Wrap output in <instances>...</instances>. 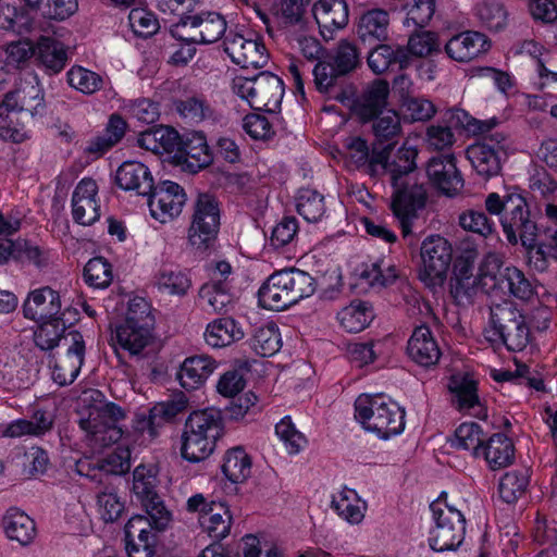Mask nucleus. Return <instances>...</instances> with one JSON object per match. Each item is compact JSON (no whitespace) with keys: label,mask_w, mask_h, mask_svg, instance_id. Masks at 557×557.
<instances>
[{"label":"nucleus","mask_w":557,"mask_h":557,"mask_svg":"<svg viewBox=\"0 0 557 557\" xmlns=\"http://www.w3.org/2000/svg\"><path fill=\"white\" fill-rule=\"evenodd\" d=\"M355 418L379 438L387 440L403 432L405 412L384 395L361 394L355 400Z\"/></svg>","instance_id":"nucleus-4"},{"label":"nucleus","mask_w":557,"mask_h":557,"mask_svg":"<svg viewBox=\"0 0 557 557\" xmlns=\"http://www.w3.org/2000/svg\"><path fill=\"white\" fill-rule=\"evenodd\" d=\"M156 285L162 293L184 296L190 288L191 281L182 270L163 268L156 275Z\"/></svg>","instance_id":"nucleus-50"},{"label":"nucleus","mask_w":557,"mask_h":557,"mask_svg":"<svg viewBox=\"0 0 557 557\" xmlns=\"http://www.w3.org/2000/svg\"><path fill=\"white\" fill-rule=\"evenodd\" d=\"M361 277L371 286L383 287L393 284L398 277V272L393 264L379 259L361 272Z\"/></svg>","instance_id":"nucleus-59"},{"label":"nucleus","mask_w":557,"mask_h":557,"mask_svg":"<svg viewBox=\"0 0 557 557\" xmlns=\"http://www.w3.org/2000/svg\"><path fill=\"white\" fill-rule=\"evenodd\" d=\"M434 525L430 531L429 544L435 552L454 550L463 542L466 519L461 511L440 496L430 505Z\"/></svg>","instance_id":"nucleus-7"},{"label":"nucleus","mask_w":557,"mask_h":557,"mask_svg":"<svg viewBox=\"0 0 557 557\" xmlns=\"http://www.w3.org/2000/svg\"><path fill=\"white\" fill-rule=\"evenodd\" d=\"M89 466L87 461H78L76 463V471L81 475H86L98 484L112 483L110 475H120L131 469L129 453L128 450L120 449L110 453L97 463V469H92V473L85 471V467Z\"/></svg>","instance_id":"nucleus-27"},{"label":"nucleus","mask_w":557,"mask_h":557,"mask_svg":"<svg viewBox=\"0 0 557 557\" xmlns=\"http://www.w3.org/2000/svg\"><path fill=\"white\" fill-rule=\"evenodd\" d=\"M312 14L324 37L326 33L331 36L335 30L344 28L349 18L344 0H319L312 7Z\"/></svg>","instance_id":"nucleus-25"},{"label":"nucleus","mask_w":557,"mask_h":557,"mask_svg":"<svg viewBox=\"0 0 557 557\" xmlns=\"http://www.w3.org/2000/svg\"><path fill=\"white\" fill-rule=\"evenodd\" d=\"M232 90L252 109L275 112L284 96V84L277 75L260 72L253 77L237 75L233 79Z\"/></svg>","instance_id":"nucleus-6"},{"label":"nucleus","mask_w":557,"mask_h":557,"mask_svg":"<svg viewBox=\"0 0 557 557\" xmlns=\"http://www.w3.org/2000/svg\"><path fill=\"white\" fill-rule=\"evenodd\" d=\"M410 64V58L405 46L380 44L368 55V65L375 74L388 71L404 70Z\"/></svg>","instance_id":"nucleus-28"},{"label":"nucleus","mask_w":557,"mask_h":557,"mask_svg":"<svg viewBox=\"0 0 557 557\" xmlns=\"http://www.w3.org/2000/svg\"><path fill=\"white\" fill-rule=\"evenodd\" d=\"M481 457L484 458L491 470H498L512 463L515 446L505 434L496 433L484 441L481 447Z\"/></svg>","instance_id":"nucleus-33"},{"label":"nucleus","mask_w":557,"mask_h":557,"mask_svg":"<svg viewBox=\"0 0 557 557\" xmlns=\"http://www.w3.org/2000/svg\"><path fill=\"white\" fill-rule=\"evenodd\" d=\"M506 140L504 133L496 132L467 149L468 159L479 175L488 178L499 173Z\"/></svg>","instance_id":"nucleus-16"},{"label":"nucleus","mask_w":557,"mask_h":557,"mask_svg":"<svg viewBox=\"0 0 557 557\" xmlns=\"http://www.w3.org/2000/svg\"><path fill=\"white\" fill-rule=\"evenodd\" d=\"M491 323L508 350L521 351L530 342L525 317L512 302L504 301L491 308Z\"/></svg>","instance_id":"nucleus-11"},{"label":"nucleus","mask_w":557,"mask_h":557,"mask_svg":"<svg viewBox=\"0 0 557 557\" xmlns=\"http://www.w3.org/2000/svg\"><path fill=\"white\" fill-rule=\"evenodd\" d=\"M251 458L243 447L237 446L226 450L221 469L230 482L235 484L246 482L251 474Z\"/></svg>","instance_id":"nucleus-41"},{"label":"nucleus","mask_w":557,"mask_h":557,"mask_svg":"<svg viewBox=\"0 0 557 557\" xmlns=\"http://www.w3.org/2000/svg\"><path fill=\"white\" fill-rule=\"evenodd\" d=\"M137 144L156 154L175 153L182 146V138L171 126H158L140 133Z\"/></svg>","instance_id":"nucleus-30"},{"label":"nucleus","mask_w":557,"mask_h":557,"mask_svg":"<svg viewBox=\"0 0 557 557\" xmlns=\"http://www.w3.org/2000/svg\"><path fill=\"white\" fill-rule=\"evenodd\" d=\"M222 435V419L213 409L193 412L184 426L182 456L190 462L207 459L214 450L216 440Z\"/></svg>","instance_id":"nucleus-5"},{"label":"nucleus","mask_w":557,"mask_h":557,"mask_svg":"<svg viewBox=\"0 0 557 557\" xmlns=\"http://www.w3.org/2000/svg\"><path fill=\"white\" fill-rule=\"evenodd\" d=\"M331 507L350 524L362 522L367 511V503L359 497L356 491L347 487L333 495Z\"/></svg>","instance_id":"nucleus-35"},{"label":"nucleus","mask_w":557,"mask_h":557,"mask_svg":"<svg viewBox=\"0 0 557 557\" xmlns=\"http://www.w3.org/2000/svg\"><path fill=\"white\" fill-rule=\"evenodd\" d=\"M24 317L35 322L52 319H62L72 314L70 309L62 311L59 292L49 286L32 290L23 304ZM75 314V312H73Z\"/></svg>","instance_id":"nucleus-19"},{"label":"nucleus","mask_w":557,"mask_h":557,"mask_svg":"<svg viewBox=\"0 0 557 557\" xmlns=\"http://www.w3.org/2000/svg\"><path fill=\"white\" fill-rule=\"evenodd\" d=\"M388 14L382 9H374L361 15L358 35L366 41L369 39L384 40L387 37Z\"/></svg>","instance_id":"nucleus-46"},{"label":"nucleus","mask_w":557,"mask_h":557,"mask_svg":"<svg viewBox=\"0 0 557 557\" xmlns=\"http://www.w3.org/2000/svg\"><path fill=\"white\" fill-rule=\"evenodd\" d=\"M407 352L411 360L425 368L435 366L442 355L437 341L426 325L413 330L407 344Z\"/></svg>","instance_id":"nucleus-24"},{"label":"nucleus","mask_w":557,"mask_h":557,"mask_svg":"<svg viewBox=\"0 0 557 557\" xmlns=\"http://www.w3.org/2000/svg\"><path fill=\"white\" fill-rule=\"evenodd\" d=\"M509 295L528 301L534 295V287L524 273L516 267H507L503 270L497 285Z\"/></svg>","instance_id":"nucleus-44"},{"label":"nucleus","mask_w":557,"mask_h":557,"mask_svg":"<svg viewBox=\"0 0 557 557\" xmlns=\"http://www.w3.org/2000/svg\"><path fill=\"white\" fill-rule=\"evenodd\" d=\"M175 107L180 115L191 123H199L212 115V109L202 96L186 97L176 101Z\"/></svg>","instance_id":"nucleus-56"},{"label":"nucleus","mask_w":557,"mask_h":557,"mask_svg":"<svg viewBox=\"0 0 557 557\" xmlns=\"http://www.w3.org/2000/svg\"><path fill=\"white\" fill-rule=\"evenodd\" d=\"M157 476L152 467L139 465L133 473V492L140 499L158 529H164L170 521V512L165 509L156 491Z\"/></svg>","instance_id":"nucleus-14"},{"label":"nucleus","mask_w":557,"mask_h":557,"mask_svg":"<svg viewBox=\"0 0 557 557\" xmlns=\"http://www.w3.org/2000/svg\"><path fill=\"white\" fill-rule=\"evenodd\" d=\"M99 486L101 490L97 494V506L100 517L106 522H114L124 511V502L117 496L113 483H102Z\"/></svg>","instance_id":"nucleus-48"},{"label":"nucleus","mask_w":557,"mask_h":557,"mask_svg":"<svg viewBox=\"0 0 557 557\" xmlns=\"http://www.w3.org/2000/svg\"><path fill=\"white\" fill-rule=\"evenodd\" d=\"M417 157L418 149L414 146L409 145L408 141H405L391 161H388L383 153H380L379 156L370 159V165L375 166L376 164H380L389 175L391 183L399 182L416 177L413 172L417 168Z\"/></svg>","instance_id":"nucleus-22"},{"label":"nucleus","mask_w":557,"mask_h":557,"mask_svg":"<svg viewBox=\"0 0 557 557\" xmlns=\"http://www.w3.org/2000/svg\"><path fill=\"white\" fill-rule=\"evenodd\" d=\"M175 156L184 159L194 172L210 165L213 160L206 137L200 133L193 134L186 140L182 139V146Z\"/></svg>","instance_id":"nucleus-36"},{"label":"nucleus","mask_w":557,"mask_h":557,"mask_svg":"<svg viewBox=\"0 0 557 557\" xmlns=\"http://www.w3.org/2000/svg\"><path fill=\"white\" fill-rule=\"evenodd\" d=\"M472 267L468 262L456 267L455 275L450 282L451 294L457 297L470 296L478 277L472 273Z\"/></svg>","instance_id":"nucleus-63"},{"label":"nucleus","mask_w":557,"mask_h":557,"mask_svg":"<svg viewBox=\"0 0 557 557\" xmlns=\"http://www.w3.org/2000/svg\"><path fill=\"white\" fill-rule=\"evenodd\" d=\"M115 182L121 189L135 191L140 196L150 194L153 186L151 172L138 161L123 162L116 171Z\"/></svg>","instance_id":"nucleus-26"},{"label":"nucleus","mask_w":557,"mask_h":557,"mask_svg":"<svg viewBox=\"0 0 557 557\" xmlns=\"http://www.w3.org/2000/svg\"><path fill=\"white\" fill-rule=\"evenodd\" d=\"M216 369V362L207 355L188 357L184 360L176 377L185 389L199 388Z\"/></svg>","instance_id":"nucleus-29"},{"label":"nucleus","mask_w":557,"mask_h":557,"mask_svg":"<svg viewBox=\"0 0 557 557\" xmlns=\"http://www.w3.org/2000/svg\"><path fill=\"white\" fill-rule=\"evenodd\" d=\"M199 304L208 313L227 312L233 305V295L228 282L209 281L205 283L198 293Z\"/></svg>","instance_id":"nucleus-31"},{"label":"nucleus","mask_w":557,"mask_h":557,"mask_svg":"<svg viewBox=\"0 0 557 557\" xmlns=\"http://www.w3.org/2000/svg\"><path fill=\"white\" fill-rule=\"evenodd\" d=\"M315 290L314 278L298 269L273 273L258 292L259 304L268 310L281 311L310 297Z\"/></svg>","instance_id":"nucleus-3"},{"label":"nucleus","mask_w":557,"mask_h":557,"mask_svg":"<svg viewBox=\"0 0 557 557\" xmlns=\"http://www.w3.org/2000/svg\"><path fill=\"white\" fill-rule=\"evenodd\" d=\"M36 52L39 61L51 73L55 74L64 69L67 53L62 42L41 37L37 42Z\"/></svg>","instance_id":"nucleus-43"},{"label":"nucleus","mask_w":557,"mask_h":557,"mask_svg":"<svg viewBox=\"0 0 557 557\" xmlns=\"http://www.w3.org/2000/svg\"><path fill=\"white\" fill-rule=\"evenodd\" d=\"M372 128L380 143L396 140L401 135L400 117L394 110H386L374 119Z\"/></svg>","instance_id":"nucleus-55"},{"label":"nucleus","mask_w":557,"mask_h":557,"mask_svg":"<svg viewBox=\"0 0 557 557\" xmlns=\"http://www.w3.org/2000/svg\"><path fill=\"white\" fill-rule=\"evenodd\" d=\"M84 278L96 288L108 287L113 278L111 264L102 257L90 259L84 268Z\"/></svg>","instance_id":"nucleus-57"},{"label":"nucleus","mask_w":557,"mask_h":557,"mask_svg":"<svg viewBox=\"0 0 557 557\" xmlns=\"http://www.w3.org/2000/svg\"><path fill=\"white\" fill-rule=\"evenodd\" d=\"M66 352L50 361L51 377L60 386L72 384L79 374L85 359V341L77 331L67 332L64 337Z\"/></svg>","instance_id":"nucleus-15"},{"label":"nucleus","mask_w":557,"mask_h":557,"mask_svg":"<svg viewBox=\"0 0 557 557\" xmlns=\"http://www.w3.org/2000/svg\"><path fill=\"white\" fill-rule=\"evenodd\" d=\"M490 47L485 35L467 30L453 36L445 45V52L457 62H469L486 52Z\"/></svg>","instance_id":"nucleus-23"},{"label":"nucleus","mask_w":557,"mask_h":557,"mask_svg":"<svg viewBox=\"0 0 557 557\" xmlns=\"http://www.w3.org/2000/svg\"><path fill=\"white\" fill-rule=\"evenodd\" d=\"M333 60L337 73L343 75L356 69L360 62L357 47L347 40L338 44Z\"/></svg>","instance_id":"nucleus-64"},{"label":"nucleus","mask_w":557,"mask_h":557,"mask_svg":"<svg viewBox=\"0 0 557 557\" xmlns=\"http://www.w3.org/2000/svg\"><path fill=\"white\" fill-rule=\"evenodd\" d=\"M431 183L447 196L457 195L463 187V178L453 154L433 157L426 166Z\"/></svg>","instance_id":"nucleus-20"},{"label":"nucleus","mask_w":557,"mask_h":557,"mask_svg":"<svg viewBox=\"0 0 557 557\" xmlns=\"http://www.w3.org/2000/svg\"><path fill=\"white\" fill-rule=\"evenodd\" d=\"M124 417L123 409L113 403L90 407L87 416L79 419V426L91 449L100 450L116 443L122 437L117 423Z\"/></svg>","instance_id":"nucleus-8"},{"label":"nucleus","mask_w":557,"mask_h":557,"mask_svg":"<svg viewBox=\"0 0 557 557\" xmlns=\"http://www.w3.org/2000/svg\"><path fill=\"white\" fill-rule=\"evenodd\" d=\"M153 325L154 317L149 304L144 298L133 299L125 322L116 327L112 337L116 355L121 357L123 352L137 359L147 357L153 344Z\"/></svg>","instance_id":"nucleus-2"},{"label":"nucleus","mask_w":557,"mask_h":557,"mask_svg":"<svg viewBox=\"0 0 557 557\" xmlns=\"http://www.w3.org/2000/svg\"><path fill=\"white\" fill-rule=\"evenodd\" d=\"M69 85L84 95H94L104 84L103 77L83 66H73L66 73Z\"/></svg>","instance_id":"nucleus-53"},{"label":"nucleus","mask_w":557,"mask_h":557,"mask_svg":"<svg viewBox=\"0 0 557 557\" xmlns=\"http://www.w3.org/2000/svg\"><path fill=\"white\" fill-rule=\"evenodd\" d=\"M389 92L388 84L385 81H375L354 103V112L362 121L376 119L386 104Z\"/></svg>","instance_id":"nucleus-32"},{"label":"nucleus","mask_w":557,"mask_h":557,"mask_svg":"<svg viewBox=\"0 0 557 557\" xmlns=\"http://www.w3.org/2000/svg\"><path fill=\"white\" fill-rule=\"evenodd\" d=\"M244 331L233 318H219L207 325L205 338L214 348L228 346L244 337Z\"/></svg>","instance_id":"nucleus-38"},{"label":"nucleus","mask_w":557,"mask_h":557,"mask_svg":"<svg viewBox=\"0 0 557 557\" xmlns=\"http://www.w3.org/2000/svg\"><path fill=\"white\" fill-rule=\"evenodd\" d=\"M221 210L216 198L209 194H200L195 203L190 225L188 227V243L197 251L212 248L218 238Z\"/></svg>","instance_id":"nucleus-9"},{"label":"nucleus","mask_w":557,"mask_h":557,"mask_svg":"<svg viewBox=\"0 0 557 557\" xmlns=\"http://www.w3.org/2000/svg\"><path fill=\"white\" fill-rule=\"evenodd\" d=\"M97 195L98 186L92 178L85 177L76 185L72 195V215L76 223L91 225L99 220Z\"/></svg>","instance_id":"nucleus-21"},{"label":"nucleus","mask_w":557,"mask_h":557,"mask_svg":"<svg viewBox=\"0 0 557 557\" xmlns=\"http://www.w3.org/2000/svg\"><path fill=\"white\" fill-rule=\"evenodd\" d=\"M485 209L490 214L499 216L508 243L517 245L520 242L529 250L537 247V252H543L537 242V224L523 196L511 193L502 197L497 193H491L486 196Z\"/></svg>","instance_id":"nucleus-1"},{"label":"nucleus","mask_w":557,"mask_h":557,"mask_svg":"<svg viewBox=\"0 0 557 557\" xmlns=\"http://www.w3.org/2000/svg\"><path fill=\"white\" fill-rule=\"evenodd\" d=\"M476 15L481 22L491 30H500L506 25L507 13L497 1H483L476 7Z\"/></svg>","instance_id":"nucleus-62"},{"label":"nucleus","mask_w":557,"mask_h":557,"mask_svg":"<svg viewBox=\"0 0 557 557\" xmlns=\"http://www.w3.org/2000/svg\"><path fill=\"white\" fill-rule=\"evenodd\" d=\"M419 278L429 288L444 284L453 259L450 243L441 235L428 236L420 248Z\"/></svg>","instance_id":"nucleus-10"},{"label":"nucleus","mask_w":557,"mask_h":557,"mask_svg":"<svg viewBox=\"0 0 557 557\" xmlns=\"http://www.w3.org/2000/svg\"><path fill=\"white\" fill-rule=\"evenodd\" d=\"M128 22L134 34L148 38L159 30V21L156 15L144 8H135L128 14Z\"/></svg>","instance_id":"nucleus-61"},{"label":"nucleus","mask_w":557,"mask_h":557,"mask_svg":"<svg viewBox=\"0 0 557 557\" xmlns=\"http://www.w3.org/2000/svg\"><path fill=\"white\" fill-rule=\"evenodd\" d=\"M336 318L346 332L358 333L370 325L374 313L369 302L352 300L337 312Z\"/></svg>","instance_id":"nucleus-39"},{"label":"nucleus","mask_w":557,"mask_h":557,"mask_svg":"<svg viewBox=\"0 0 557 557\" xmlns=\"http://www.w3.org/2000/svg\"><path fill=\"white\" fill-rule=\"evenodd\" d=\"M147 196L151 215L161 223L177 216L186 201L184 189L171 181L153 185L151 193Z\"/></svg>","instance_id":"nucleus-17"},{"label":"nucleus","mask_w":557,"mask_h":557,"mask_svg":"<svg viewBox=\"0 0 557 557\" xmlns=\"http://www.w3.org/2000/svg\"><path fill=\"white\" fill-rule=\"evenodd\" d=\"M409 58L411 55L424 58L441 51L438 37L433 32H420L409 37L407 46Z\"/></svg>","instance_id":"nucleus-60"},{"label":"nucleus","mask_w":557,"mask_h":557,"mask_svg":"<svg viewBox=\"0 0 557 557\" xmlns=\"http://www.w3.org/2000/svg\"><path fill=\"white\" fill-rule=\"evenodd\" d=\"M394 189L391 208L398 220L403 235L411 233L413 221L418 218V211L425 207L428 193L424 184L417 177L391 183Z\"/></svg>","instance_id":"nucleus-13"},{"label":"nucleus","mask_w":557,"mask_h":557,"mask_svg":"<svg viewBox=\"0 0 557 557\" xmlns=\"http://www.w3.org/2000/svg\"><path fill=\"white\" fill-rule=\"evenodd\" d=\"M226 32V21L215 12L182 16L171 28V35L182 42L209 45L216 42Z\"/></svg>","instance_id":"nucleus-12"},{"label":"nucleus","mask_w":557,"mask_h":557,"mask_svg":"<svg viewBox=\"0 0 557 557\" xmlns=\"http://www.w3.org/2000/svg\"><path fill=\"white\" fill-rule=\"evenodd\" d=\"M544 47L532 39L524 40L520 45L518 50L520 54H525L534 59L535 71L537 72L539 75V85L541 88L557 82V71L547 69L546 63L548 62V60L544 57Z\"/></svg>","instance_id":"nucleus-49"},{"label":"nucleus","mask_w":557,"mask_h":557,"mask_svg":"<svg viewBox=\"0 0 557 557\" xmlns=\"http://www.w3.org/2000/svg\"><path fill=\"white\" fill-rule=\"evenodd\" d=\"M484 443L483 432L478 423H462L456 431L451 446L457 449L471 450L472 455L481 457V447Z\"/></svg>","instance_id":"nucleus-52"},{"label":"nucleus","mask_w":557,"mask_h":557,"mask_svg":"<svg viewBox=\"0 0 557 557\" xmlns=\"http://www.w3.org/2000/svg\"><path fill=\"white\" fill-rule=\"evenodd\" d=\"M37 323L38 326L34 331V343L37 348L42 351H51L61 342L64 344V337L67 336V324H71L67 319H52Z\"/></svg>","instance_id":"nucleus-40"},{"label":"nucleus","mask_w":557,"mask_h":557,"mask_svg":"<svg viewBox=\"0 0 557 557\" xmlns=\"http://www.w3.org/2000/svg\"><path fill=\"white\" fill-rule=\"evenodd\" d=\"M275 433L290 455L300 453L307 445L306 436L295 428L288 416L276 423Z\"/></svg>","instance_id":"nucleus-58"},{"label":"nucleus","mask_w":557,"mask_h":557,"mask_svg":"<svg viewBox=\"0 0 557 557\" xmlns=\"http://www.w3.org/2000/svg\"><path fill=\"white\" fill-rule=\"evenodd\" d=\"M250 346L261 357H271L282 347V335L274 322L257 327L250 338Z\"/></svg>","instance_id":"nucleus-45"},{"label":"nucleus","mask_w":557,"mask_h":557,"mask_svg":"<svg viewBox=\"0 0 557 557\" xmlns=\"http://www.w3.org/2000/svg\"><path fill=\"white\" fill-rule=\"evenodd\" d=\"M14 260L42 269L50 263L51 253L48 249L28 240L17 239L15 242Z\"/></svg>","instance_id":"nucleus-54"},{"label":"nucleus","mask_w":557,"mask_h":557,"mask_svg":"<svg viewBox=\"0 0 557 557\" xmlns=\"http://www.w3.org/2000/svg\"><path fill=\"white\" fill-rule=\"evenodd\" d=\"M224 51L242 67L261 69L269 62L264 44L257 38H246L240 34L228 33L224 38Z\"/></svg>","instance_id":"nucleus-18"},{"label":"nucleus","mask_w":557,"mask_h":557,"mask_svg":"<svg viewBox=\"0 0 557 557\" xmlns=\"http://www.w3.org/2000/svg\"><path fill=\"white\" fill-rule=\"evenodd\" d=\"M297 212L308 222L320 221L325 212L324 196L315 189L301 188L296 198Z\"/></svg>","instance_id":"nucleus-47"},{"label":"nucleus","mask_w":557,"mask_h":557,"mask_svg":"<svg viewBox=\"0 0 557 557\" xmlns=\"http://www.w3.org/2000/svg\"><path fill=\"white\" fill-rule=\"evenodd\" d=\"M201 527L213 540L220 541L230 534L232 516L227 506L212 503L208 511L202 513Z\"/></svg>","instance_id":"nucleus-42"},{"label":"nucleus","mask_w":557,"mask_h":557,"mask_svg":"<svg viewBox=\"0 0 557 557\" xmlns=\"http://www.w3.org/2000/svg\"><path fill=\"white\" fill-rule=\"evenodd\" d=\"M449 389L455 394L458 407L478 418H485V409L478 396L476 382L469 376L455 375L449 383Z\"/></svg>","instance_id":"nucleus-34"},{"label":"nucleus","mask_w":557,"mask_h":557,"mask_svg":"<svg viewBox=\"0 0 557 557\" xmlns=\"http://www.w3.org/2000/svg\"><path fill=\"white\" fill-rule=\"evenodd\" d=\"M5 535L20 545L30 544L36 536L35 521L25 512L17 509H10L2 520Z\"/></svg>","instance_id":"nucleus-37"},{"label":"nucleus","mask_w":557,"mask_h":557,"mask_svg":"<svg viewBox=\"0 0 557 557\" xmlns=\"http://www.w3.org/2000/svg\"><path fill=\"white\" fill-rule=\"evenodd\" d=\"M528 484V470L523 469L506 472L499 481V497L507 504H513L524 494Z\"/></svg>","instance_id":"nucleus-51"}]
</instances>
